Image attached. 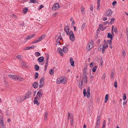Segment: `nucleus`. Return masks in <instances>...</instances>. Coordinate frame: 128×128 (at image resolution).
I'll return each instance as SVG.
<instances>
[{
    "label": "nucleus",
    "mask_w": 128,
    "mask_h": 128,
    "mask_svg": "<svg viewBox=\"0 0 128 128\" xmlns=\"http://www.w3.org/2000/svg\"><path fill=\"white\" fill-rule=\"evenodd\" d=\"M35 55L36 56H38L40 55V53L38 52H36L35 53Z\"/></svg>",
    "instance_id": "nucleus-32"
},
{
    "label": "nucleus",
    "mask_w": 128,
    "mask_h": 128,
    "mask_svg": "<svg viewBox=\"0 0 128 128\" xmlns=\"http://www.w3.org/2000/svg\"><path fill=\"white\" fill-rule=\"evenodd\" d=\"M60 8V6L58 3H55L53 5L52 9L53 10H56Z\"/></svg>",
    "instance_id": "nucleus-8"
},
{
    "label": "nucleus",
    "mask_w": 128,
    "mask_h": 128,
    "mask_svg": "<svg viewBox=\"0 0 128 128\" xmlns=\"http://www.w3.org/2000/svg\"><path fill=\"white\" fill-rule=\"evenodd\" d=\"M58 51L60 54H62V49L60 48H58Z\"/></svg>",
    "instance_id": "nucleus-26"
},
{
    "label": "nucleus",
    "mask_w": 128,
    "mask_h": 128,
    "mask_svg": "<svg viewBox=\"0 0 128 128\" xmlns=\"http://www.w3.org/2000/svg\"><path fill=\"white\" fill-rule=\"evenodd\" d=\"M112 31L111 32L112 34H110V33H109L108 34V37L110 38V40H112V38L114 36V32L113 29L114 28V26H112Z\"/></svg>",
    "instance_id": "nucleus-4"
},
{
    "label": "nucleus",
    "mask_w": 128,
    "mask_h": 128,
    "mask_svg": "<svg viewBox=\"0 0 128 128\" xmlns=\"http://www.w3.org/2000/svg\"><path fill=\"white\" fill-rule=\"evenodd\" d=\"M34 46H28L27 47L28 50L33 49H34Z\"/></svg>",
    "instance_id": "nucleus-30"
},
{
    "label": "nucleus",
    "mask_w": 128,
    "mask_h": 128,
    "mask_svg": "<svg viewBox=\"0 0 128 128\" xmlns=\"http://www.w3.org/2000/svg\"><path fill=\"white\" fill-rule=\"evenodd\" d=\"M43 94V92L42 90H40L38 92L36 96H38L40 98Z\"/></svg>",
    "instance_id": "nucleus-11"
},
{
    "label": "nucleus",
    "mask_w": 128,
    "mask_h": 128,
    "mask_svg": "<svg viewBox=\"0 0 128 128\" xmlns=\"http://www.w3.org/2000/svg\"><path fill=\"white\" fill-rule=\"evenodd\" d=\"M83 94L84 96H86L88 98H89L90 96V92H87L86 93V89L85 88H84L83 90Z\"/></svg>",
    "instance_id": "nucleus-12"
},
{
    "label": "nucleus",
    "mask_w": 128,
    "mask_h": 128,
    "mask_svg": "<svg viewBox=\"0 0 128 128\" xmlns=\"http://www.w3.org/2000/svg\"><path fill=\"white\" fill-rule=\"evenodd\" d=\"M3 117L2 116H0V124L2 128H4V122L3 121Z\"/></svg>",
    "instance_id": "nucleus-9"
},
{
    "label": "nucleus",
    "mask_w": 128,
    "mask_h": 128,
    "mask_svg": "<svg viewBox=\"0 0 128 128\" xmlns=\"http://www.w3.org/2000/svg\"><path fill=\"white\" fill-rule=\"evenodd\" d=\"M102 45H100V46L99 47V48H98V51H102Z\"/></svg>",
    "instance_id": "nucleus-38"
},
{
    "label": "nucleus",
    "mask_w": 128,
    "mask_h": 128,
    "mask_svg": "<svg viewBox=\"0 0 128 128\" xmlns=\"http://www.w3.org/2000/svg\"><path fill=\"white\" fill-rule=\"evenodd\" d=\"M38 84L36 82H34L32 84L34 88H37L38 86Z\"/></svg>",
    "instance_id": "nucleus-22"
},
{
    "label": "nucleus",
    "mask_w": 128,
    "mask_h": 128,
    "mask_svg": "<svg viewBox=\"0 0 128 128\" xmlns=\"http://www.w3.org/2000/svg\"><path fill=\"white\" fill-rule=\"evenodd\" d=\"M105 76H106V74H105L104 73L103 74V76H102V78L103 79H104L105 78Z\"/></svg>",
    "instance_id": "nucleus-62"
},
{
    "label": "nucleus",
    "mask_w": 128,
    "mask_h": 128,
    "mask_svg": "<svg viewBox=\"0 0 128 128\" xmlns=\"http://www.w3.org/2000/svg\"><path fill=\"white\" fill-rule=\"evenodd\" d=\"M69 34L71 40L72 41H74L75 40V37L73 32L72 31H70Z\"/></svg>",
    "instance_id": "nucleus-5"
},
{
    "label": "nucleus",
    "mask_w": 128,
    "mask_h": 128,
    "mask_svg": "<svg viewBox=\"0 0 128 128\" xmlns=\"http://www.w3.org/2000/svg\"><path fill=\"white\" fill-rule=\"evenodd\" d=\"M17 80L20 81H22L24 80V78L21 76H17Z\"/></svg>",
    "instance_id": "nucleus-24"
},
{
    "label": "nucleus",
    "mask_w": 128,
    "mask_h": 128,
    "mask_svg": "<svg viewBox=\"0 0 128 128\" xmlns=\"http://www.w3.org/2000/svg\"><path fill=\"white\" fill-rule=\"evenodd\" d=\"M93 44L94 42L92 40L88 42L86 47L88 50H90L93 47Z\"/></svg>",
    "instance_id": "nucleus-3"
},
{
    "label": "nucleus",
    "mask_w": 128,
    "mask_h": 128,
    "mask_svg": "<svg viewBox=\"0 0 128 128\" xmlns=\"http://www.w3.org/2000/svg\"><path fill=\"white\" fill-rule=\"evenodd\" d=\"M34 68L35 69V70L36 71L38 70L39 69V66L37 64H36L34 66Z\"/></svg>",
    "instance_id": "nucleus-28"
},
{
    "label": "nucleus",
    "mask_w": 128,
    "mask_h": 128,
    "mask_svg": "<svg viewBox=\"0 0 128 128\" xmlns=\"http://www.w3.org/2000/svg\"><path fill=\"white\" fill-rule=\"evenodd\" d=\"M67 82L66 78V77L60 76L56 80L57 84H59L60 83L65 84Z\"/></svg>",
    "instance_id": "nucleus-1"
},
{
    "label": "nucleus",
    "mask_w": 128,
    "mask_h": 128,
    "mask_svg": "<svg viewBox=\"0 0 128 128\" xmlns=\"http://www.w3.org/2000/svg\"><path fill=\"white\" fill-rule=\"evenodd\" d=\"M62 50L65 53L67 52L68 51V49L67 48L65 47H64L63 48Z\"/></svg>",
    "instance_id": "nucleus-25"
},
{
    "label": "nucleus",
    "mask_w": 128,
    "mask_h": 128,
    "mask_svg": "<svg viewBox=\"0 0 128 128\" xmlns=\"http://www.w3.org/2000/svg\"><path fill=\"white\" fill-rule=\"evenodd\" d=\"M109 43V44L110 45V48H112V41L111 40H108V42Z\"/></svg>",
    "instance_id": "nucleus-29"
},
{
    "label": "nucleus",
    "mask_w": 128,
    "mask_h": 128,
    "mask_svg": "<svg viewBox=\"0 0 128 128\" xmlns=\"http://www.w3.org/2000/svg\"><path fill=\"white\" fill-rule=\"evenodd\" d=\"M122 54L123 55L125 56L126 55V52L125 51L123 50L122 52Z\"/></svg>",
    "instance_id": "nucleus-59"
},
{
    "label": "nucleus",
    "mask_w": 128,
    "mask_h": 128,
    "mask_svg": "<svg viewBox=\"0 0 128 128\" xmlns=\"http://www.w3.org/2000/svg\"><path fill=\"white\" fill-rule=\"evenodd\" d=\"M100 62L101 63V65H102L103 63V60L102 58H101L100 60Z\"/></svg>",
    "instance_id": "nucleus-63"
},
{
    "label": "nucleus",
    "mask_w": 128,
    "mask_h": 128,
    "mask_svg": "<svg viewBox=\"0 0 128 128\" xmlns=\"http://www.w3.org/2000/svg\"><path fill=\"white\" fill-rule=\"evenodd\" d=\"M54 70H51L50 71V74L51 75H53L54 74Z\"/></svg>",
    "instance_id": "nucleus-45"
},
{
    "label": "nucleus",
    "mask_w": 128,
    "mask_h": 128,
    "mask_svg": "<svg viewBox=\"0 0 128 128\" xmlns=\"http://www.w3.org/2000/svg\"><path fill=\"white\" fill-rule=\"evenodd\" d=\"M37 100H39L40 99L39 98H38V97L36 96L34 98V104H36L38 105H39L40 104V103L38 102V101Z\"/></svg>",
    "instance_id": "nucleus-13"
},
{
    "label": "nucleus",
    "mask_w": 128,
    "mask_h": 128,
    "mask_svg": "<svg viewBox=\"0 0 128 128\" xmlns=\"http://www.w3.org/2000/svg\"><path fill=\"white\" fill-rule=\"evenodd\" d=\"M36 2V0H30V3H35Z\"/></svg>",
    "instance_id": "nucleus-56"
},
{
    "label": "nucleus",
    "mask_w": 128,
    "mask_h": 128,
    "mask_svg": "<svg viewBox=\"0 0 128 128\" xmlns=\"http://www.w3.org/2000/svg\"><path fill=\"white\" fill-rule=\"evenodd\" d=\"M83 80L84 81L85 83H86L87 82V76L86 75L84 74L83 76Z\"/></svg>",
    "instance_id": "nucleus-18"
},
{
    "label": "nucleus",
    "mask_w": 128,
    "mask_h": 128,
    "mask_svg": "<svg viewBox=\"0 0 128 128\" xmlns=\"http://www.w3.org/2000/svg\"><path fill=\"white\" fill-rule=\"evenodd\" d=\"M44 78H41L40 81V83H44L43 82H44Z\"/></svg>",
    "instance_id": "nucleus-36"
},
{
    "label": "nucleus",
    "mask_w": 128,
    "mask_h": 128,
    "mask_svg": "<svg viewBox=\"0 0 128 128\" xmlns=\"http://www.w3.org/2000/svg\"><path fill=\"white\" fill-rule=\"evenodd\" d=\"M108 94H106L105 97V100L104 102L106 103L107 102V101L108 100Z\"/></svg>",
    "instance_id": "nucleus-27"
},
{
    "label": "nucleus",
    "mask_w": 128,
    "mask_h": 128,
    "mask_svg": "<svg viewBox=\"0 0 128 128\" xmlns=\"http://www.w3.org/2000/svg\"><path fill=\"white\" fill-rule=\"evenodd\" d=\"M35 36V34H33L28 36H27L25 38V39L26 40L31 39Z\"/></svg>",
    "instance_id": "nucleus-15"
},
{
    "label": "nucleus",
    "mask_w": 128,
    "mask_h": 128,
    "mask_svg": "<svg viewBox=\"0 0 128 128\" xmlns=\"http://www.w3.org/2000/svg\"><path fill=\"white\" fill-rule=\"evenodd\" d=\"M38 73L37 72H36L35 74L34 78L35 79H37L38 77Z\"/></svg>",
    "instance_id": "nucleus-40"
},
{
    "label": "nucleus",
    "mask_w": 128,
    "mask_h": 128,
    "mask_svg": "<svg viewBox=\"0 0 128 128\" xmlns=\"http://www.w3.org/2000/svg\"><path fill=\"white\" fill-rule=\"evenodd\" d=\"M112 14V11L110 9H108V10L106 12L105 14V15L108 16H111Z\"/></svg>",
    "instance_id": "nucleus-6"
},
{
    "label": "nucleus",
    "mask_w": 128,
    "mask_h": 128,
    "mask_svg": "<svg viewBox=\"0 0 128 128\" xmlns=\"http://www.w3.org/2000/svg\"><path fill=\"white\" fill-rule=\"evenodd\" d=\"M22 64L24 67L26 68H27L28 67V66L24 62H22Z\"/></svg>",
    "instance_id": "nucleus-37"
},
{
    "label": "nucleus",
    "mask_w": 128,
    "mask_h": 128,
    "mask_svg": "<svg viewBox=\"0 0 128 128\" xmlns=\"http://www.w3.org/2000/svg\"><path fill=\"white\" fill-rule=\"evenodd\" d=\"M86 26L85 24V23L83 24L82 25L81 27V29L82 30H83L84 29V28Z\"/></svg>",
    "instance_id": "nucleus-44"
},
{
    "label": "nucleus",
    "mask_w": 128,
    "mask_h": 128,
    "mask_svg": "<svg viewBox=\"0 0 128 128\" xmlns=\"http://www.w3.org/2000/svg\"><path fill=\"white\" fill-rule=\"evenodd\" d=\"M48 62H46L45 64V67L44 68L45 71H46V70L48 67Z\"/></svg>",
    "instance_id": "nucleus-31"
},
{
    "label": "nucleus",
    "mask_w": 128,
    "mask_h": 128,
    "mask_svg": "<svg viewBox=\"0 0 128 128\" xmlns=\"http://www.w3.org/2000/svg\"><path fill=\"white\" fill-rule=\"evenodd\" d=\"M88 68L87 67H86L84 68L83 71V73H84L85 74L86 73L87 70H88Z\"/></svg>",
    "instance_id": "nucleus-42"
},
{
    "label": "nucleus",
    "mask_w": 128,
    "mask_h": 128,
    "mask_svg": "<svg viewBox=\"0 0 128 128\" xmlns=\"http://www.w3.org/2000/svg\"><path fill=\"white\" fill-rule=\"evenodd\" d=\"M114 32L116 33H117V28L116 27H115L114 28Z\"/></svg>",
    "instance_id": "nucleus-52"
},
{
    "label": "nucleus",
    "mask_w": 128,
    "mask_h": 128,
    "mask_svg": "<svg viewBox=\"0 0 128 128\" xmlns=\"http://www.w3.org/2000/svg\"><path fill=\"white\" fill-rule=\"evenodd\" d=\"M115 20V19L114 18H112L111 20L110 21V23L111 24H112L114 22V21Z\"/></svg>",
    "instance_id": "nucleus-39"
},
{
    "label": "nucleus",
    "mask_w": 128,
    "mask_h": 128,
    "mask_svg": "<svg viewBox=\"0 0 128 128\" xmlns=\"http://www.w3.org/2000/svg\"><path fill=\"white\" fill-rule=\"evenodd\" d=\"M100 125V122L98 121H96V126H98V127Z\"/></svg>",
    "instance_id": "nucleus-53"
},
{
    "label": "nucleus",
    "mask_w": 128,
    "mask_h": 128,
    "mask_svg": "<svg viewBox=\"0 0 128 128\" xmlns=\"http://www.w3.org/2000/svg\"><path fill=\"white\" fill-rule=\"evenodd\" d=\"M106 122L105 120L104 121L103 123V125L102 128H104L106 124Z\"/></svg>",
    "instance_id": "nucleus-49"
},
{
    "label": "nucleus",
    "mask_w": 128,
    "mask_h": 128,
    "mask_svg": "<svg viewBox=\"0 0 128 128\" xmlns=\"http://www.w3.org/2000/svg\"><path fill=\"white\" fill-rule=\"evenodd\" d=\"M81 10L83 14H85L84 12V8L83 7H82L81 8Z\"/></svg>",
    "instance_id": "nucleus-34"
},
{
    "label": "nucleus",
    "mask_w": 128,
    "mask_h": 128,
    "mask_svg": "<svg viewBox=\"0 0 128 128\" xmlns=\"http://www.w3.org/2000/svg\"><path fill=\"white\" fill-rule=\"evenodd\" d=\"M116 4V2L114 1L112 3V5L113 6H114Z\"/></svg>",
    "instance_id": "nucleus-55"
},
{
    "label": "nucleus",
    "mask_w": 128,
    "mask_h": 128,
    "mask_svg": "<svg viewBox=\"0 0 128 128\" xmlns=\"http://www.w3.org/2000/svg\"><path fill=\"white\" fill-rule=\"evenodd\" d=\"M16 58L19 60H21L22 59V57L21 56L18 55L16 56Z\"/></svg>",
    "instance_id": "nucleus-43"
},
{
    "label": "nucleus",
    "mask_w": 128,
    "mask_h": 128,
    "mask_svg": "<svg viewBox=\"0 0 128 128\" xmlns=\"http://www.w3.org/2000/svg\"><path fill=\"white\" fill-rule=\"evenodd\" d=\"M28 10V8H25L23 10V12L24 13H26Z\"/></svg>",
    "instance_id": "nucleus-35"
},
{
    "label": "nucleus",
    "mask_w": 128,
    "mask_h": 128,
    "mask_svg": "<svg viewBox=\"0 0 128 128\" xmlns=\"http://www.w3.org/2000/svg\"><path fill=\"white\" fill-rule=\"evenodd\" d=\"M44 38V36L42 35L39 37L38 38L34 41L33 44L36 43L41 41Z\"/></svg>",
    "instance_id": "nucleus-7"
},
{
    "label": "nucleus",
    "mask_w": 128,
    "mask_h": 128,
    "mask_svg": "<svg viewBox=\"0 0 128 128\" xmlns=\"http://www.w3.org/2000/svg\"><path fill=\"white\" fill-rule=\"evenodd\" d=\"M102 46L103 49H102V53H104V50L106 48H107L108 46H107L106 45V46H105L104 44H102Z\"/></svg>",
    "instance_id": "nucleus-21"
},
{
    "label": "nucleus",
    "mask_w": 128,
    "mask_h": 128,
    "mask_svg": "<svg viewBox=\"0 0 128 128\" xmlns=\"http://www.w3.org/2000/svg\"><path fill=\"white\" fill-rule=\"evenodd\" d=\"M31 95V93L30 92H27L26 94V96H24V98H25V100L30 97Z\"/></svg>",
    "instance_id": "nucleus-16"
},
{
    "label": "nucleus",
    "mask_w": 128,
    "mask_h": 128,
    "mask_svg": "<svg viewBox=\"0 0 128 128\" xmlns=\"http://www.w3.org/2000/svg\"><path fill=\"white\" fill-rule=\"evenodd\" d=\"M24 98V96H18L16 98V100L18 102H22L25 100Z\"/></svg>",
    "instance_id": "nucleus-2"
},
{
    "label": "nucleus",
    "mask_w": 128,
    "mask_h": 128,
    "mask_svg": "<svg viewBox=\"0 0 128 128\" xmlns=\"http://www.w3.org/2000/svg\"><path fill=\"white\" fill-rule=\"evenodd\" d=\"M40 85H39V87L40 88H42L44 84V83H40Z\"/></svg>",
    "instance_id": "nucleus-47"
},
{
    "label": "nucleus",
    "mask_w": 128,
    "mask_h": 128,
    "mask_svg": "<svg viewBox=\"0 0 128 128\" xmlns=\"http://www.w3.org/2000/svg\"><path fill=\"white\" fill-rule=\"evenodd\" d=\"M17 76L16 75H9L8 76L10 78H12L15 80H17Z\"/></svg>",
    "instance_id": "nucleus-14"
},
{
    "label": "nucleus",
    "mask_w": 128,
    "mask_h": 128,
    "mask_svg": "<svg viewBox=\"0 0 128 128\" xmlns=\"http://www.w3.org/2000/svg\"><path fill=\"white\" fill-rule=\"evenodd\" d=\"M127 104V102H124L123 103V105L124 106H125Z\"/></svg>",
    "instance_id": "nucleus-54"
},
{
    "label": "nucleus",
    "mask_w": 128,
    "mask_h": 128,
    "mask_svg": "<svg viewBox=\"0 0 128 128\" xmlns=\"http://www.w3.org/2000/svg\"><path fill=\"white\" fill-rule=\"evenodd\" d=\"M90 9L91 11H92L93 10V7L92 6H90Z\"/></svg>",
    "instance_id": "nucleus-60"
},
{
    "label": "nucleus",
    "mask_w": 128,
    "mask_h": 128,
    "mask_svg": "<svg viewBox=\"0 0 128 128\" xmlns=\"http://www.w3.org/2000/svg\"><path fill=\"white\" fill-rule=\"evenodd\" d=\"M38 60L39 62H42L44 60V58L43 56L40 57L38 58Z\"/></svg>",
    "instance_id": "nucleus-23"
},
{
    "label": "nucleus",
    "mask_w": 128,
    "mask_h": 128,
    "mask_svg": "<svg viewBox=\"0 0 128 128\" xmlns=\"http://www.w3.org/2000/svg\"><path fill=\"white\" fill-rule=\"evenodd\" d=\"M69 117L70 119V123L72 125L73 122V118L72 116V114H70L69 113H68V118L69 119Z\"/></svg>",
    "instance_id": "nucleus-10"
},
{
    "label": "nucleus",
    "mask_w": 128,
    "mask_h": 128,
    "mask_svg": "<svg viewBox=\"0 0 128 128\" xmlns=\"http://www.w3.org/2000/svg\"><path fill=\"white\" fill-rule=\"evenodd\" d=\"M100 116H98L97 118L96 121H98V122H100Z\"/></svg>",
    "instance_id": "nucleus-58"
},
{
    "label": "nucleus",
    "mask_w": 128,
    "mask_h": 128,
    "mask_svg": "<svg viewBox=\"0 0 128 128\" xmlns=\"http://www.w3.org/2000/svg\"><path fill=\"white\" fill-rule=\"evenodd\" d=\"M78 86L79 88L81 89L82 88V82H83L81 80H78Z\"/></svg>",
    "instance_id": "nucleus-17"
},
{
    "label": "nucleus",
    "mask_w": 128,
    "mask_h": 128,
    "mask_svg": "<svg viewBox=\"0 0 128 128\" xmlns=\"http://www.w3.org/2000/svg\"><path fill=\"white\" fill-rule=\"evenodd\" d=\"M107 17H105L103 18V20L104 21H105L107 20Z\"/></svg>",
    "instance_id": "nucleus-61"
},
{
    "label": "nucleus",
    "mask_w": 128,
    "mask_h": 128,
    "mask_svg": "<svg viewBox=\"0 0 128 128\" xmlns=\"http://www.w3.org/2000/svg\"><path fill=\"white\" fill-rule=\"evenodd\" d=\"M64 30L66 32V34L68 35L69 30V27L68 26H66L65 27Z\"/></svg>",
    "instance_id": "nucleus-19"
},
{
    "label": "nucleus",
    "mask_w": 128,
    "mask_h": 128,
    "mask_svg": "<svg viewBox=\"0 0 128 128\" xmlns=\"http://www.w3.org/2000/svg\"><path fill=\"white\" fill-rule=\"evenodd\" d=\"M100 0H97V3L98 5H100Z\"/></svg>",
    "instance_id": "nucleus-57"
},
{
    "label": "nucleus",
    "mask_w": 128,
    "mask_h": 128,
    "mask_svg": "<svg viewBox=\"0 0 128 128\" xmlns=\"http://www.w3.org/2000/svg\"><path fill=\"white\" fill-rule=\"evenodd\" d=\"M98 7L97 8V10H99L100 8V5H98Z\"/></svg>",
    "instance_id": "nucleus-64"
},
{
    "label": "nucleus",
    "mask_w": 128,
    "mask_h": 128,
    "mask_svg": "<svg viewBox=\"0 0 128 128\" xmlns=\"http://www.w3.org/2000/svg\"><path fill=\"white\" fill-rule=\"evenodd\" d=\"M114 86L116 88L117 87V83L116 81L114 82Z\"/></svg>",
    "instance_id": "nucleus-50"
},
{
    "label": "nucleus",
    "mask_w": 128,
    "mask_h": 128,
    "mask_svg": "<svg viewBox=\"0 0 128 128\" xmlns=\"http://www.w3.org/2000/svg\"><path fill=\"white\" fill-rule=\"evenodd\" d=\"M110 78H111L112 79L114 78V74L113 72L111 74Z\"/></svg>",
    "instance_id": "nucleus-46"
},
{
    "label": "nucleus",
    "mask_w": 128,
    "mask_h": 128,
    "mask_svg": "<svg viewBox=\"0 0 128 128\" xmlns=\"http://www.w3.org/2000/svg\"><path fill=\"white\" fill-rule=\"evenodd\" d=\"M97 68V67L96 66L93 68L92 69V71L94 72H96V68Z\"/></svg>",
    "instance_id": "nucleus-41"
},
{
    "label": "nucleus",
    "mask_w": 128,
    "mask_h": 128,
    "mask_svg": "<svg viewBox=\"0 0 128 128\" xmlns=\"http://www.w3.org/2000/svg\"><path fill=\"white\" fill-rule=\"evenodd\" d=\"M44 7V6H43L42 4L38 8V9L39 10H40L42 8H43Z\"/></svg>",
    "instance_id": "nucleus-48"
},
{
    "label": "nucleus",
    "mask_w": 128,
    "mask_h": 128,
    "mask_svg": "<svg viewBox=\"0 0 128 128\" xmlns=\"http://www.w3.org/2000/svg\"><path fill=\"white\" fill-rule=\"evenodd\" d=\"M73 58H70V64L72 66H74V62L73 60Z\"/></svg>",
    "instance_id": "nucleus-20"
},
{
    "label": "nucleus",
    "mask_w": 128,
    "mask_h": 128,
    "mask_svg": "<svg viewBox=\"0 0 128 128\" xmlns=\"http://www.w3.org/2000/svg\"><path fill=\"white\" fill-rule=\"evenodd\" d=\"M126 94L124 93V96H123V100H126Z\"/></svg>",
    "instance_id": "nucleus-51"
},
{
    "label": "nucleus",
    "mask_w": 128,
    "mask_h": 128,
    "mask_svg": "<svg viewBox=\"0 0 128 128\" xmlns=\"http://www.w3.org/2000/svg\"><path fill=\"white\" fill-rule=\"evenodd\" d=\"M104 45L106 46V45L107 46H108V44H109V43L108 42V40L107 42L106 40H104Z\"/></svg>",
    "instance_id": "nucleus-33"
}]
</instances>
